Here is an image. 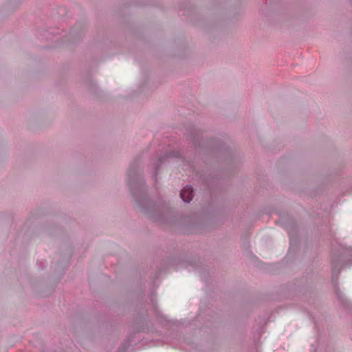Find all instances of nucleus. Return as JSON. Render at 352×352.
Masks as SVG:
<instances>
[{
  "instance_id": "1",
  "label": "nucleus",
  "mask_w": 352,
  "mask_h": 352,
  "mask_svg": "<svg viewBox=\"0 0 352 352\" xmlns=\"http://www.w3.org/2000/svg\"><path fill=\"white\" fill-rule=\"evenodd\" d=\"M180 196L184 202H190L192 198V189L191 186H187L184 187L181 191Z\"/></svg>"
}]
</instances>
